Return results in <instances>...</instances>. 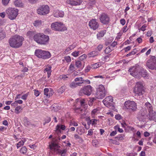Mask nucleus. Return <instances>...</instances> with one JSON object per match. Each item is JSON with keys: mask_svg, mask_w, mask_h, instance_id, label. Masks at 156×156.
<instances>
[{"mask_svg": "<svg viewBox=\"0 0 156 156\" xmlns=\"http://www.w3.org/2000/svg\"><path fill=\"white\" fill-rule=\"evenodd\" d=\"M24 40V38L23 37L15 35L9 38V42L11 47L18 48L22 45V42Z\"/></svg>", "mask_w": 156, "mask_h": 156, "instance_id": "nucleus-1", "label": "nucleus"}, {"mask_svg": "<svg viewBox=\"0 0 156 156\" xmlns=\"http://www.w3.org/2000/svg\"><path fill=\"white\" fill-rule=\"evenodd\" d=\"M34 40L38 44L45 45L48 42L49 37L43 34L39 33L34 35Z\"/></svg>", "mask_w": 156, "mask_h": 156, "instance_id": "nucleus-2", "label": "nucleus"}, {"mask_svg": "<svg viewBox=\"0 0 156 156\" xmlns=\"http://www.w3.org/2000/svg\"><path fill=\"white\" fill-rule=\"evenodd\" d=\"M141 67L138 65H136L130 68L129 70V72L134 77L140 78L141 77L140 70Z\"/></svg>", "mask_w": 156, "mask_h": 156, "instance_id": "nucleus-3", "label": "nucleus"}, {"mask_svg": "<svg viewBox=\"0 0 156 156\" xmlns=\"http://www.w3.org/2000/svg\"><path fill=\"white\" fill-rule=\"evenodd\" d=\"M35 55L38 58L44 59H48L51 56V53L49 51L41 49L36 50Z\"/></svg>", "mask_w": 156, "mask_h": 156, "instance_id": "nucleus-4", "label": "nucleus"}, {"mask_svg": "<svg viewBox=\"0 0 156 156\" xmlns=\"http://www.w3.org/2000/svg\"><path fill=\"white\" fill-rule=\"evenodd\" d=\"M51 27L52 30L56 31H64L67 30L63 23L58 22L52 23Z\"/></svg>", "mask_w": 156, "mask_h": 156, "instance_id": "nucleus-5", "label": "nucleus"}, {"mask_svg": "<svg viewBox=\"0 0 156 156\" xmlns=\"http://www.w3.org/2000/svg\"><path fill=\"white\" fill-rule=\"evenodd\" d=\"M5 12L8 18L11 20H13L16 18L18 15V10L17 9L9 8L7 9Z\"/></svg>", "mask_w": 156, "mask_h": 156, "instance_id": "nucleus-6", "label": "nucleus"}, {"mask_svg": "<svg viewBox=\"0 0 156 156\" xmlns=\"http://www.w3.org/2000/svg\"><path fill=\"white\" fill-rule=\"evenodd\" d=\"M144 87L141 83L137 82L135 86L134 92L135 96H140L143 94L144 92Z\"/></svg>", "mask_w": 156, "mask_h": 156, "instance_id": "nucleus-7", "label": "nucleus"}, {"mask_svg": "<svg viewBox=\"0 0 156 156\" xmlns=\"http://www.w3.org/2000/svg\"><path fill=\"white\" fill-rule=\"evenodd\" d=\"M124 105L130 112H134L137 109L136 104L133 101H126Z\"/></svg>", "mask_w": 156, "mask_h": 156, "instance_id": "nucleus-8", "label": "nucleus"}, {"mask_svg": "<svg viewBox=\"0 0 156 156\" xmlns=\"http://www.w3.org/2000/svg\"><path fill=\"white\" fill-rule=\"evenodd\" d=\"M49 12V8L47 5H43L41 6L37 10V13L41 15H45Z\"/></svg>", "mask_w": 156, "mask_h": 156, "instance_id": "nucleus-9", "label": "nucleus"}, {"mask_svg": "<svg viewBox=\"0 0 156 156\" xmlns=\"http://www.w3.org/2000/svg\"><path fill=\"white\" fill-rule=\"evenodd\" d=\"M104 87L102 85H100L99 87L97 88L96 95L97 98L98 99H102L105 96Z\"/></svg>", "mask_w": 156, "mask_h": 156, "instance_id": "nucleus-10", "label": "nucleus"}, {"mask_svg": "<svg viewBox=\"0 0 156 156\" xmlns=\"http://www.w3.org/2000/svg\"><path fill=\"white\" fill-rule=\"evenodd\" d=\"M92 92V87L90 85H87L81 89L80 91V93H83L88 96L90 95Z\"/></svg>", "mask_w": 156, "mask_h": 156, "instance_id": "nucleus-11", "label": "nucleus"}, {"mask_svg": "<svg viewBox=\"0 0 156 156\" xmlns=\"http://www.w3.org/2000/svg\"><path fill=\"white\" fill-rule=\"evenodd\" d=\"M50 149L52 151H56L57 153L61 154L62 151L61 150L59 149L60 146L54 142L52 143L51 144L49 145Z\"/></svg>", "mask_w": 156, "mask_h": 156, "instance_id": "nucleus-12", "label": "nucleus"}, {"mask_svg": "<svg viewBox=\"0 0 156 156\" xmlns=\"http://www.w3.org/2000/svg\"><path fill=\"white\" fill-rule=\"evenodd\" d=\"M108 108L111 110L110 111L111 112L112 110L114 111H115L116 109L115 106V103L113 101V97L111 96H108Z\"/></svg>", "mask_w": 156, "mask_h": 156, "instance_id": "nucleus-13", "label": "nucleus"}, {"mask_svg": "<svg viewBox=\"0 0 156 156\" xmlns=\"http://www.w3.org/2000/svg\"><path fill=\"white\" fill-rule=\"evenodd\" d=\"M141 113L137 115V117L140 121H143L147 117V111L146 108H142L141 110Z\"/></svg>", "mask_w": 156, "mask_h": 156, "instance_id": "nucleus-14", "label": "nucleus"}, {"mask_svg": "<svg viewBox=\"0 0 156 156\" xmlns=\"http://www.w3.org/2000/svg\"><path fill=\"white\" fill-rule=\"evenodd\" d=\"M90 27L94 30L97 29L99 27V24L95 19L91 20L89 23Z\"/></svg>", "mask_w": 156, "mask_h": 156, "instance_id": "nucleus-15", "label": "nucleus"}, {"mask_svg": "<svg viewBox=\"0 0 156 156\" xmlns=\"http://www.w3.org/2000/svg\"><path fill=\"white\" fill-rule=\"evenodd\" d=\"M107 15L106 13H103L101 16L100 19L101 22L104 24H106L107 23Z\"/></svg>", "mask_w": 156, "mask_h": 156, "instance_id": "nucleus-16", "label": "nucleus"}, {"mask_svg": "<svg viewBox=\"0 0 156 156\" xmlns=\"http://www.w3.org/2000/svg\"><path fill=\"white\" fill-rule=\"evenodd\" d=\"M146 66L150 69L156 70V64L147 61L146 63Z\"/></svg>", "mask_w": 156, "mask_h": 156, "instance_id": "nucleus-17", "label": "nucleus"}, {"mask_svg": "<svg viewBox=\"0 0 156 156\" xmlns=\"http://www.w3.org/2000/svg\"><path fill=\"white\" fill-rule=\"evenodd\" d=\"M87 124L89 126L90 124H91L92 125L96 124L98 120L95 119H90V117H89L87 119Z\"/></svg>", "mask_w": 156, "mask_h": 156, "instance_id": "nucleus-18", "label": "nucleus"}, {"mask_svg": "<svg viewBox=\"0 0 156 156\" xmlns=\"http://www.w3.org/2000/svg\"><path fill=\"white\" fill-rule=\"evenodd\" d=\"M149 119L151 120H154L156 122V112L153 110L149 114Z\"/></svg>", "mask_w": 156, "mask_h": 156, "instance_id": "nucleus-19", "label": "nucleus"}, {"mask_svg": "<svg viewBox=\"0 0 156 156\" xmlns=\"http://www.w3.org/2000/svg\"><path fill=\"white\" fill-rule=\"evenodd\" d=\"M145 107L143 108H146V110L147 109L149 113L153 111V107L151 105L150 103L148 102L146 103L145 104Z\"/></svg>", "mask_w": 156, "mask_h": 156, "instance_id": "nucleus-20", "label": "nucleus"}, {"mask_svg": "<svg viewBox=\"0 0 156 156\" xmlns=\"http://www.w3.org/2000/svg\"><path fill=\"white\" fill-rule=\"evenodd\" d=\"M44 94L47 97L48 96L49 97L52 95L54 93L53 91L51 90L49 91L48 89V88H45L44 90Z\"/></svg>", "mask_w": 156, "mask_h": 156, "instance_id": "nucleus-21", "label": "nucleus"}, {"mask_svg": "<svg viewBox=\"0 0 156 156\" xmlns=\"http://www.w3.org/2000/svg\"><path fill=\"white\" fill-rule=\"evenodd\" d=\"M82 83V82L75 83L73 82L70 83L69 87L71 88H74L78 86H80Z\"/></svg>", "mask_w": 156, "mask_h": 156, "instance_id": "nucleus-22", "label": "nucleus"}, {"mask_svg": "<svg viewBox=\"0 0 156 156\" xmlns=\"http://www.w3.org/2000/svg\"><path fill=\"white\" fill-rule=\"evenodd\" d=\"M64 16V12L62 11H57L54 14V16L56 17H63Z\"/></svg>", "mask_w": 156, "mask_h": 156, "instance_id": "nucleus-23", "label": "nucleus"}, {"mask_svg": "<svg viewBox=\"0 0 156 156\" xmlns=\"http://www.w3.org/2000/svg\"><path fill=\"white\" fill-rule=\"evenodd\" d=\"M35 32L34 31H29L27 34V36L30 38H31L34 35H35Z\"/></svg>", "mask_w": 156, "mask_h": 156, "instance_id": "nucleus-24", "label": "nucleus"}, {"mask_svg": "<svg viewBox=\"0 0 156 156\" xmlns=\"http://www.w3.org/2000/svg\"><path fill=\"white\" fill-rule=\"evenodd\" d=\"M98 54V52L97 51H93L90 52L88 55L89 57H94L95 56H97Z\"/></svg>", "mask_w": 156, "mask_h": 156, "instance_id": "nucleus-25", "label": "nucleus"}, {"mask_svg": "<svg viewBox=\"0 0 156 156\" xmlns=\"http://www.w3.org/2000/svg\"><path fill=\"white\" fill-rule=\"evenodd\" d=\"M14 3L16 6L21 7L23 5L22 2L20 0H16Z\"/></svg>", "mask_w": 156, "mask_h": 156, "instance_id": "nucleus-26", "label": "nucleus"}, {"mask_svg": "<svg viewBox=\"0 0 156 156\" xmlns=\"http://www.w3.org/2000/svg\"><path fill=\"white\" fill-rule=\"evenodd\" d=\"M97 97L91 98H90L88 101V104L90 106H91L93 105V102L95 101Z\"/></svg>", "mask_w": 156, "mask_h": 156, "instance_id": "nucleus-27", "label": "nucleus"}, {"mask_svg": "<svg viewBox=\"0 0 156 156\" xmlns=\"http://www.w3.org/2000/svg\"><path fill=\"white\" fill-rule=\"evenodd\" d=\"M140 72L141 73V76L145 77L147 75V73L146 70H144L142 67H141Z\"/></svg>", "mask_w": 156, "mask_h": 156, "instance_id": "nucleus-28", "label": "nucleus"}, {"mask_svg": "<svg viewBox=\"0 0 156 156\" xmlns=\"http://www.w3.org/2000/svg\"><path fill=\"white\" fill-rule=\"evenodd\" d=\"M66 88L65 86H62L59 88L57 90L59 94H62L65 91Z\"/></svg>", "mask_w": 156, "mask_h": 156, "instance_id": "nucleus-29", "label": "nucleus"}, {"mask_svg": "<svg viewBox=\"0 0 156 156\" xmlns=\"http://www.w3.org/2000/svg\"><path fill=\"white\" fill-rule=\"evenodd\" d=\"M106 33V30H104L100 32L97 34L98 37H102L104 34Z\"/></svg>", "mask_w": 156, "mask_h": 156, "instance_id": "nucleus-30", "label": "nucleus"}, {"mask_svg": "<svg viewBox=\"0 0 156 156\" xmlns=\"http://www.w3.org/2000/svg\"><path fill=\"white\" fill-rule=\"evenodd\" d=\"M42 24V21L41 20H36L34 23V26L37 27L41 25Z\"/></svg>", "mask_w": 156, "mask_h": 156, "instance_id": "nucleus-31", "label": "nucleus"}, {"mask_svg": "<svg viewBox=\"0 0 156 156\" xmlns=\"http://www.w3.org/2000/svg\"><path fill=\"white\" fill-rule=\"evenodd\" d=\"M25 141V139H24L23 140L20 141L18 143H17V148L20 147L21 146L23 145Z\"/></svg>", "mask_w": 156, "mask_h": 156, "instance_id": "nucleus-32", "label": "nucleus"}, {"mask_svg": "<svg viewBox=\"0 0 156 156\" xmlns=\"http://www.w3.org/2000/svg\"><path fill=\"white\" fill-rule=\"evenodd\" d=\"M73 110L75 112L79 114H80L82 113L83 109H81L79 108H73Z\"/></svg>", "mask_w": 156, "mask_h": 156, "instance_id": "nucleus-33", "label": "nucleus"}, {"mask_svg": "<svg viewBox=\"0 0 156 156\" xmlns=\"http://www.w3.org/2000/svg\"><path fill=\"white\" fill-rule=\"evenodd\" d=\"M74 80L75 82L80 81V82H82V84L83 83V81H84V79L82 77H80L76 78Z\"/></svg>", "mask_w": 156, "mask_h": 156, "instance_id": "nucleus-34", "label": "nucleus"}, {"mask_svg": "<svg viewBox=\"0 0 156 156\" xmlns=\"http://www.w3.org/2000/svg\"><path fill=\"white\" fill-rule=\"evenodd\" d=\"M75 65L77 68H80L82 67V62L80 61H76L75 62Z\"/></svg>", "mask_w": 156, "mask_h": 156, "instance_id": "nucleus-35", "label": "nucleus"}, {"mask_svg": "<svg viewBox=\"0 0 156 156\" xmlns=\"http://www.w3.org/2000/svg\"><path fill=\"white\" fill-rule=\"evenodd\" d=\"M148 61L149 62H151L152 63L156 64V58L155 56H152L151 57L150 59Z\"/></svg>", "mask_w": 156, "mask_h": 156, "instance_id": "nucleus-36", "label": "nucleus"}, {"mask_svg": "<svg viewBox=\"0 0 156 156\" xmlns=\"http://www.w3.org/2000/svg\"><path fill=\"white\" fill-rule=\"evenodd\" d=\"M27 149L25 147H23L20 150V152L22 154H24L27 152Z\"/></svg>", "mask_w": 156, "mask_h": 156, "instance_id": "nucleus-37", "label": "nucleus"}, {"mask_svg": "<svg viewBox=\"0 0 156 156\" xmlns=\"http://www.w3.org/2000/svg\"><path fill=\"white\" fill-rule=\"evenodd\" d=\"M136 49H134L133 51L130 52L129 54L126 55V56L128 57L129 56H131L132 55H134L136 54Z\"/></svg>", "mask_w": 156, "mask_h": 156, "instance_id": "nucleus-38", "label": "nucleus"}, {"mask_svg": "<svg viewBox=\"0 0 156 156\" xmlns=\"http://www.w3.org/2000/svg\"><path fill=\"white\" fill-rule=\"evenodd\" d=\"M124 136H122L121 135H119V136H116L115 137V139L116 140L119 141H122L124 139Z\"/></svg>", "mask_w": 156, "mask_h": 156, "instance_id": "nucleus-39", "label": "nucleus"}, {"mask_svg": "<svg viewBox=\"0 0 156 156\" xmlns=\"http://www.w3.org/2000/svg\"><path fill=\"white\" fill-rule=\"evenodd\" d=\"M5 33L3 31H0V39H3L5 37Z\"/></svg>", "mask_w": 156, "mask_h": 156, "instance_id": "nucleus-40", "label": "nucleus"}, {"mask_svg": "<svg viewBox=\"0 0 156 156\" xmlns=\"http://www.w3.org/2000/svg\"><path fill=\"white\" fill-rule=\"evenodd\" d=\"M80 3L81 2L80 0H74L73 5H80Z\"/></svg>", "mask_w": 156, "mask_h": 156, "instance_id": "nucleus-41", "label": "nucleus"}, {"mask_svg": "<svg viewBox=\"0 0 156 156\" xmlns=\"http://www.w3.org/2000/svg\"><path fill=\"white\" fill-rule=\"evenodd\" d=\"M99 64L98 63H95L91 66V69H96L99 67Z\"/></svg>", "mask_w": 156, "mask_h": 156, "instance_id": "nucleus-42", "label": "nucleus"}, {"mask_svg": "<svg viewBox=\"0 0 156 156\" xmlns=\"http://www.w3.org/2000/svg\"><path fill=\"white\" fill-rule=\"evenodd\" d=\"M23 122L25 125L26 126H28L30 124V122L27 120V119L26 117L24 118Z\"/></svg>", "mask_w": 156, "mask_h": 156, "instance_id": "nucleus-43", "label": "nucleus"}, {"mask_svg": "<svg viewBox=\"0 0 156 156\" xmlns=\"http://www.w3.org/2000/svg\"><path fill=\"white\" fill-rule=\"evenodd\" d=\"M114 128L115 130L117 129L118 131L120 133H122L123 132L122 129L120 128L118 126H115L114 127Z\"/></svg>", "mask_w": 156, "mask_h": 156, "instance_id": "nucleus-44", "label": "nucleus"}, {"mask_svg": "<svg viewBox=\"0 0 156 156\" xmlns=\"http://www.w3.org/2000/svg\"><path fill=\"white\" fill-rule=\"evenodd\" d=\"M99 111V110L98 108H95L93 109L91 112L92 115H94L96 113H98Z\"/></svg>", "mask_w": 156, "mask_h": 156, "instance_id": "nucleus-45", "label": "nucleus"}, {"mask_svg": "<svg viewBox=\"0 0 156 156\" xmlns=\"http://www.w3.org/2000/svg\"><path fill=\"white\" fill-rule=\"evenodd\" d=\"M77 100H78V101H79L80 105L82 106L85 103V100L84 99H78Z\"/></svg>", "mask_w": 156, "mask_h": 156, "instance_id": "nucleus-46", "label": "nucleus"}, {"mask_svg": "<svg viewBox=\"0 0 156 156\" xmlns=\"http://www.w3.org/2000/svg\"><path fill=\"white\" fill-rule=\"evenodd\" d=\"M21 107L20 106H17L15 109V112L17 114H18L20 112L19 111Z\"/></svg>", "mask_w": 156, "mask_h": 156, "instance_id": "nucleus-47", "label": "nucleus"}, {"mask_svg": "<svg viewBox=\"0 0 156 156\" xmlns=\"http://www.w3.org/2000/svg\"><path fill=\"white\" fill-rule=\"evenodd\" d=\"M88 4L90 6L93 5L95 3V0H89Z\"/></svg>", "mask_w": 156, "mask_h": 156, "instance_id": "nucleus-48", "label": "nucleus"}, {"mask_svg": "<svg viewBox=\"0 0 156 156\" xmlns=\"http://www.w3.org/2000/svg\"><path fill=\"white\" fill-rule=\"evenodd\" d=\"M109 42H108V52H110L112 51V50L113 49L114 47L112 48V46L110 44V45H109Z\"/></svg>", "mask_w": 156, "mask_h": 156, "instance_id": "nucleus-49", "label": "nucleus"}, {"mask_svg": "<svg viewBox=\"0 0 156 156\" xmlns=\"http://www.w3.org/2000/svg\"><path fill=\"white\" fill-rule=\"evenodd\" d=\"M67 151V150L66 149H64L62 151L61 156H65L66 155Z\"/></svg>", "mask_w": 156, "mask_h": 156, "instance_id": "nucleus-50", "label": "nucleus"}, {"mask_svg": "<svg viewBox=\"0 0 156 156\" xmlns=\"http://www.w3.org/2000/svg\"><path fill=\"white\" fill-rule=\"evenodd\" d=\"M51 67L50 66H47L46 68L44 70L47 72H51Z\"/></svg>", "mask_w": 156, "mask_h": 156, "instance_id": "nucleus-51", "label": "nucleus"}, {"mask_svg": "<svg viewBox=\"0 0 156 156\" xmlns=\"http://www.w3.org/2000/svg\"><path fill=\"white\" fill-rule=\"evenodd\" d=\"M69 69L70 70L72 71H74L75 70L74 65L72 64L70 65Z\"/></svg>", "mask_w": 156, "mask_h": 156, "instance_id": "nucleus-52", "label": "nucleus"}, {"mask_svg": "<svg viewBox=\"0 0 156 156\" xmlns=\"http://www.w3.org/2000/svg\"><path fill=\"white\" fill-rule=\"evenodd\" d=\"M61 129L60 128V126L57 125L56 127V132L61 133Z\"/></svg>", "mask_w": 156, "mask_h": 156, "instance_id": "nucleus-53", "label": "nucleus"}, {"mask_svg": "<svg viewBox=\"0 0 156 156\" xmlns=\"http://www.w3.org/2000/svg\"><path fill=\"white\" fill-rule=\"evenodd\" d=\"M79 51H75L73 52L72 55L74 57H76L78 56Z\"/></svg>", "mask_w": 156, "mask_h": 156, "instance_id": "nucleus-54", "label": "nucleus"}, {"mask_svg": "<svg viewBox=\"0 0 156 156\" xmlns=\"http://www.w3.org/2000/svg\"><path fill=\"white\" fill-rule=\"evenodd\" d=\"M70 126H78L77 123L75 122H72L71 121L70 122Z\"/></svg>", "mask_w": 156, "mask_h": 156, "instance_id": "nucleus-55", "label": "nucleus"}, {"mask_svg": "<svg viewBox=\"0 0 156 156\" xmlns=\"http://www.w3.org/2000/svg\"><path fill=\"white\" fill-rule=\"evenodd\" d=\"M87 57L86 55L83 54L79 57V58L80 60H83L85 58Z\"/></svg>", "mask_w": 156, "mask_h": 156, "instance_id": "nucleus-56", "label": "nucleus"}, {"mask_svg": "<svg viewBox=\"0 0 156 156\" xmlns=\"http://www.w3.org/2000/svg\"><path fill=\"white\" fill-rule=\"evenodd\" d=\"M10 0H2L3 4L4 5H6L9 3Z\"/></svg>", "mask_w": 156, "mask_h": 156, "instance_id": "nucleus-57", "label": "nucleus"}, {"mask_svg": "<svg viewBox=\"0 0 156 156\" xmlns=\"http://www.w3.org/2000/svg\"><path fill=\"white\" fill-rule=\"evenodd\" d=\"M51 120V119L50 117H47L44 119V121L47 123H49Z\"/></svg>", "mask_w": 156, "mask_h": 156, "instance_id": "nucleus-58", "label": "nucleus"}, {"mask_svg": "<svg viewBox=\"0 0 156 156\" xmlns=\"http://www.w3.org/2000/svg\"><path fill=\"white\" fill-rule=\"evenodd\" d=\"M147 27L146 25L144 24L143 25L140 29V30L142 31H144L146 30L145 28Z\"/></svg>", "mask_w": 156, "mask_h": 156, "instance_id": "nucleus-59", "label": "nucleus"}, {"mask_svg": "<svg viewBox=\"0 0 156 156\" xmlns=\"http://www.w3.org/2000/svg\"><path fill=\"white\" fill-rule=\"evenodd\" d=\"M103 102L104 105L106 106L107 107V98H106L104 99L103 100Z\"/></svg>", "mask_w": 156, "mask_h": 156, "instance_id": "nucleus-60", "label": "nucleus"}, {"mask_svg": "<svg viewBox=\"0 0 156 156\" xmlns=\"http://www.w3.org/2000/svg\"><path fill=\"white\" fill-rule=\"evenodd\" d=\"M112 140V143L116 145H119V142L117 141V140Z\"/></svg>", "mask_w": 156, "mask_h": 156, "instance_id": "nucleus-61", "label": "nucleus"}, {"mask_svg": "<svg viewBox=\"0 0 156 156\" xmlns=\"http://www.w3.org/2000/svg\"><path fill=\"white\" fill-rule=\"evenodd\" d=\"M74 0H67V4L71 5H73V2Z\"/></svg>", "mask_w": 156, "mask_h": 156, "instance_id": "nucleus-62", "label": "nucleus"}, {"mask_svg": "<svg viewBox=\"0 0 156 156\" xmlns=\"http://www.w3.org/2000/svg\"><path fill=\"white\" fill-rule=\"evenodd\" d=\"M65 59L67 62L71 61V58L69 56H67L65 57Z\"/></svg>", "mask_w": 156, "mask_h": 156, "instance_id": "nucleus-63", "label": "nucleus"}, {"mask_svg": "<svg viewBox=\"0 0 156 156\" xmlns=\"http://www.w3.org/2000/svg\"><path fill=\"white\" fill-rule=\"evenodd\" d=\"M28 96V94L27 93L25 94L24 95L22 96L21 97V98L23 100H26L27 97Z\"/></svg>", "mask_w": 156, "mask_h": 156, "instance_id": "nucleus-64", "label": "nucleus"}]
</instances>
